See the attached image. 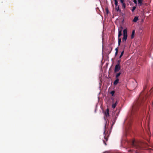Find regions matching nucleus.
Here are the masks:
<instances>
[{
  "label": "nucleus",
  "mask_w": 153,
  "mask_h": 153,
  "mask_svg": "<svg viewBox=\"0 0 153 153\" xmlns=\"http://www.w3.org/2000/svg\"><path fill=\"white\" fill-rule=\"evenodd\" d=\"M120 2L121 3H122V4H123L124 3V0H120Z\"/></svg>",
  "instance_id": "24"
},
{
  "label": "nucleus",
  "mask_w": 153,
  "mask_h": 153,
  "mask_svg": "<svg viewBox=\"0 0 153 153\" xmlns=\"http://www.w3.org/2000/svg\"><path fill=\"white\" fill-rule=\"evenodd\" d=\"M131 146L136 148L138 149L143 147H146L149 146L147 143H136L134 140L132 141L131 142Z\"/></svg>",
  "instance_id": "1"
},
{
  "label": "nucleus",
  "mask_w": 153,
  "mask_h": 153,
  "mask_svg": "<svg viewBox=\"0 0 153 153\" xmlns=\"http://www.w3.org/2000/svg\"><path fill=\"white\" fill-rule=\"evenodd\" d=\"M143 0H137L138 4L139 6H141L143 4L142 1Z\"/></svg>",
  "instance_id": "10"
},
{
  "label": "nucleus",
  "mask_w": 153,
  "mask_h": 153,
  "mask_svg": "<svg viewBox=\"0 0 153 153\" xmlns=\"http://www.w3.org/2000/svg\"><path fill=\"white\" fill-rule=\"evenodd\" d=\"M120 62H121V60L120 59L118 61H117V63L116 65H120Z\"/></svg>",
  "instance_id": "20"
},
{
  "label": "nucleus",
  "mask_w": 153,
  "mask_h": 153,
  "mask_svg": "<svg viewBox=\"0 0 153 153\" xmlns=\"http://www.w3.org/2000/svg\"><path fill=\"white\" fill-rule=\"evenodd\" d=\"M105 131H104V133H103L104 134H105Z\"/></svg>",
  "instance_id": "32"
},
{
  "label": "nucleus",
  "mask_w": 153,
  "mask_h": 153,
  "mask_svg": "<svg viewBox=\"0 0 153 153\" xmlns=\"http://www.w3.org/2000/svg\"><path fill=\"white\" fill-rule=\"evenodd\" d=\"M109 109L108 108L107 109L106 111L105 112V115L106 116V117H108L109 116Z\"/></svg>",
  "instance_id": "6"
},
{
  "label": "nucleus",
  "mask_w": 153,
  "mask_h": 153,
  "mask_svg": "<svg viewBox=\"0 0 153 153\" xmlns=\"http://www.w3.org/2000/svg\"><path fill=\"white\" fill-rule=\"evenodd\" d=\"M122 4V8L123 9H125L126 7V4L125 3H124Z\"/></svg>",
  "instance_id": "15"
},
{
  "label": "nucleus",
  "mask_w": 153,
  "mask_h": 153,
  "mask_svg": "<svg viewBox=\"0 0 153 153\" xmlns=\"http://www.w3.org/2000/svg\"><path fill=\"white\" fill-rule=\"evenodd\" d=\"M112 125H111V127L114 125V123H115V121H112Z\"/></svg>",
  "instance_id": "22"
},
{
  "label": "nucleus",
  "mask_w": 153,
  "mask_h": 153,
  "mask_svg": "<svg viewBox=\"0 0 153 153\" xmlns=\"http://www.w3.org/2000/svg\"><path fill=\"white\" fill-rule=\"evenodd\" d=\"M116 79L115 80V81L114 82V85H117L119 82V79L116 78Z\"/></svg>",
  "instance_id": "8"
},
{
  "label": "nucleus",
  "mask_w": 153,
  "mask_h": 153,
  "mask_svg": "<svg viewBox=\"0 0 153 153\" xmlns=\"http://www.w3.org/2000/svg\"><path fill=\"white\" fill-rule=\"evenodd\" d=\"M108 140V137H106L105 136L104 137V139H103V143H104L105 145H106L107 144L106 143V142H107Z\"/></svg>",
  "instance_id": "4"
},
{
  "label": "nucleus",
  "mask_w": 153,
  "mask_h": 153,
  "mask_svg": "<svg viewBox=\"0 0 153 153\" xmlns=\"http://www.w3.org/2000/svg\"><path fill=\"white\" fill-rule=\"evenodd\" d=\"M115 2V6H118V1L117 0H114Z\"/></svg>",
  "instance_id": "17"
},
{
  "label": "nucleus",
  "mask_w": 153,
  "mask_h": 153,
  "mask_svg": "<svg viewBox=\"0 0 153 153\" xmlns=\"http://www.w3.org/2000/svg\"><path fill=\"white\" fill-rule=\"evenodd\" d=\"M118 103V100H117L115 103H113L112 105V108H115L117 104Z\"/></svg>",
  "instance_id": "7"
},
{
  "label": "nucleus",
  "mask_w": 153,
  "mask_h": 153,
  "mask_svg": "<svg viewBox=\"0 0 153 153\" xmlns=\"http://www.w3.org/2000/svg\"><path fill=\"white\" fill-rule=\"evenodd\" d=\"M148 134H149V132H148Z\"/></svg>",
  "instance_id": "30"
},
{
  "label": "nucleus",
  "mask_w": 153,
  "mask_h": 153,
  "mask_svg": "<svg viewBox=\"0 0 153 153\" xmlns=\"http://www.w3.org/2000/svg\"><path fill=\"white\" fill-rule=\"evenodd\" d=\"M138 20V17L135 16L133 20V22H137V21Z\"/></svg>",
  "instance_id": "12"
},
{
  "label": "nucleus",
  "mask_w": 153,
  "mask_h": 153,
  "mask_svg": "<svg viewBox=\"0 0 153 153\" xmlns=\"http://www.w3.org/2000/svg\"><path fill=\"white\" fill-rule=\"evenodd\" d=\"M127 35H123V37L122 39V42H124L125 41H126L127 39Z\"/></svg>",
  "instance_id": "9"
},
{
  "label": "nucleus",
  "mask_w": 153,
  "mask_h": 153,
  "mask_svg": "<svg viewBox=\"0 0 153 153\" xmlns=\"http://www.w3.org/2000/svg\"><path fill=\"white\" fill-rule=\"evenodd\" d=\"M123 35H127V30L126 29L123 30Z\"/></svg>",
  "instance_id": "13"
},
{
  "label": "nucleus",
  "mask_w": 153,
  "mask_h": 153,
  "mask_svg": "<svg viewBox=\"0 0 153 153\" xmlns=\"http://www.w3.org/2000/svg\"><path fill=\"white\" fill-rule=\"evenodd\" d=\"M136 8V7L134 6L132 7V9L131 10V11L132 12H134V10H135V9Z\"/></svg>",
  "instance_id": "19"
},
{
  "label": "nucleus",
  "mask_w": 153,
  "mask_h": 153,
  "mask_svg": "<svg viewBox=\"0 0 153 153\" xmlns=\"http://www.w3.org/2000/svg\"><path fill=\"white\" fill-rule=\"evenodd\" d=\"M118 52H117V51H116L115 53V56H116L117 55Z\"/></svg>",
  "instance_id": "25"
},
{
  "label": "nucleus",
  "mask_w": 153,
  "mask_h": 153,
  "mask_svg": "<svg viewBox=\"0 0 153 153\" xmlns=\"http://www.w3.org/2000/svg\"><path fill=\"white\" fill-rule=\"evenodd\" d=\"M120 68L121 67L120 65H116L115 66L114 72V73H116L118 72L120 69Z\"/></svg>",
  "instance_id": "3"
},
{
  "label": "nucleus",
  "mask_w": 153,
  "mask_h": 153,
  "mask_svg": "<svg viewBox=\"0 0 153 153\" xmlns=\"http://www.w3.org/2000/svg\"><path fill=\"white\" fill-rule=\"evenodd\" d=\"M116 9L117 10V11L118 12L119 11H121L119 9V6H117L116 7Z\"/></svg>",
  "instance_id": "16"
},
{
  "label": "nucleus",
  "mask_w": 153,
  "mask_h": 153,
  "mask_svg": "<svg viewBox=\"0 0 153 153\" xmlns=\"http://www.w3.org/2000/svg\"><path fill=\"white\" fill-rule=\"evenodd\" d=\"M117 116L118 115L117 114V116H116V115L115 114H113L112 118L111 119L112 121H116Z\"/></svg>",
  "instance_id": "5"
},
{
  "label": "nucleus",
  "mask_w": 153,
  "mask_h": 153,
  "mask_svg": "<svg viewBox=\"0 0 153 153\" xmlns=\"http://www.w3.org/2000/svg\"><path fill=\"white\" fill-rule=\"evenodd\" d=\"M131 150H130L129 151V152H131Z\"/></svg>",
  "instance_id": "31"
},
{
  "label": "nucleus",
  "mask_w": 153,
  "mask_h": 153,
  "mask_svg": "<svg viewBox=\"0 0 153 153\" xmlns=\"http://www.w3.org/2000/svg\"><path fill=\"white\" fill-rule=\"evenodd\" d=\"M123 27H121L120 29H119L118 31V46H120V43L121 42V39L120 38V36L122 35V29Z\"/></svg>",
  "instance_id": "2"
},
{
  "label": "nucleus",
  "mask_w": 153,
  "mask_h": 153,
  "mask_svg": "<svg viewBox=\"0 0 153 153\" xmlns=\"http://www.w3.org/2000/svg\"><path fill=\"white\" fill-rule=\"evenodd\" d=\"M115 50L116 51H117L118 52V48H116L115 49Z\"/></svg>",
  "instance_id": "26"
},
{
  "label": "nucleus",
  "mask_w": 153,
  "mask_h": 153,
  "mask_svg": "<svg viewBox=\"0 0 153 153\" xmlns=\"http://www.w3.org/2000/svg\"><path fill=\"white\" fill-rule=\"evenodd\" d=\"M149 149L150 150H152V149Z\"/></svg>",
  "instance_id": "34"
},
{
  "label": "nucleus",
  "mask_w": 153,
  "mask_h": 153,
  "mask_svg": "<svg viewBox=\"0 0 153 153\" xmlns=\"http://www.w3.org/2000/svg\"><path fill=\"white\" fill-rule=\"evenodd\" d=\"M152 105H153V103H152Z\"/></svg>",
  "instance_id": "36"
},
{
  "label": "nucleus",
  "mask_w": 153,
  "mask_h": 153,
  "mask_svg": "<svg viewBox=\"0 0 153 153\" xmlns=\"http://www.w3.org/2000/svg\"><path fill=\"white\" fill-rule=\"evenodd\" d=\"M106 126V124L105 123V126H104V128H105H105Z\"/></svg>",
  "instance_id": "28"
},
{
  "label": "nucleus",
  "mask_w": 153,
  "mask_h": 153,
  "mask_svg": "<svg viewBox=\"0 0 153 153\" xmlns=\"http://www.w3.org/2000/svg\"><path fill=\"white\" fill-rule=\"evenodd\" d=\"M146 86L144 87L143 89L144 90H145V89H146Z\"/></svg>",
  "instance_id": "27"
},
{
  "label": "nucleus",
  "mask_w": 153,
  "mask_h": 153,
  "mask_svg": "<svg viewBox=\"0 0 153 153\" xmlns=\"http://www.w3.org/2000/svg\"><path fill=\"white\" fill-rule=\"evenodd\" d=\"M124 51H122L121 53V54L119 56V58H120L122 57V56H123V54H124Z\"/></svg>",
  "instance_id": "18"
},
{
  "label": "nucleus",
  "mask_w": 153,
  "mask_h": 153,
  "mask_svg": "<svg viewBox=\"0 0 153 153\" xmlns=\"http://www.w3.org/2000/svg\"><path fill=\"white\" fill-rule=\"evenodd\" d=\"M115 93V91H111L110 92V94H111L112 96H113L114 94Z\"/></svg>",
  "instance_id": "21"
},
{
  "label": "nucleus",
  "mask_w": 153,
  "mask_h": 153,
  "mask_svg": "<svg viewBox=\"0 0 153 153\" xmlns=\"http://www.w3.org/2000/svg\"><path fill=\"white\" fill-rule=\"evenodd\" d=\"M135 34V30H134L132 31V34L131 36V39L134 38V36Z\"/></svg>",
  "instance_id": "11"
},
{
  "label": "nucleus",
  "mask_w": 153,
  "mask_h": 153,
  "mask_svg": "<svg viewBox=\"0 0 153 153\" xmlns=\"http://www.w3.org/2000/svg\"><path fill=\"white\" fill-rule=\"evenodd\" d=\"M104 118H105V120H105V116H104ZM105 121H106V120H105Z\"/></svg>",
  "instance_id": "29"
},
{
  "label": "nucleus",
  "mask_w": 153,
  "mask_h": 153,
  "mask_svg": "<svg viewBox=\"0 0 153 153\" xmlns=\"http://www.w3.org/2000/svg\"><path fill=\"white\" fill-rule=\"evenodd\" d=\"M133 1L136 4H137V0H133Z\"/></svg>",
  "instance_id": "23"
},
{
  "label": "nucleus",
  "mask_w": 153,
  "mask_h": 153,
  "mask_svg": "<svg viewBox=\"0 0 153 153\" xmlns=\"http://www.w3.org/2000/svg\"><path fill=\"white\" fill-rule=\"evenodd\" d=\"M121 74V72H119V73H117L116 74V78L118 79L119 76Z\"/></svg>",
  "instance_id": "14"
},
{
  "label": "nucleus",
  "mask_w": 153,
  "mask_h": 153,
  "mask_svg": "<svg viewBox=\"0 0 153 153\" xmlns=\"http://www.w3.org/2000/svg\"><path fill=\"white\" fill-rule=\"evenodd\" d=\"M106 10H107V13H108V10L107 9Z\"/></svg>",
  "instance_id": "33"
},
{
  "label": "nucleus",
  "mask_w": 153,
  "mask_h": 153,
  "mask_svg": "<svg viewBox=\"0 0 153 153\" xmlns=\"http://www.w3.org/2000/svg\"><path fill=\"white\" fill-rule=\"evenodd\" d=\"M130 125V123H129V125Z\"/></svg>",
  "instance_id": "35"
}]
</instances>
